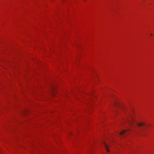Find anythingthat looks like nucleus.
<instances>
[{
  "mask_svg": "<svg viewBox=\"0 0 154 154\" xmlns=\"http://www.w3.org/2000/svg\"><path fill=\"white\" fill-rule=\"evenodd\" d=\"M133 127L135 128L136 126H134Z\"/></svg>",
  "mask_w": 154,
  "mask_h": 154,
  "instance_id": "7",
  "label": "nucleus"
},
{
  "mask_svg": "<svg viewBox=\"0 0 154 154\" xmlns=\"http://www.w3.org/2000/svg\"><path fill=\"white\" fill-rule=\"evenodd\" d=\"M131 129H132V130H133V131L134 130V129H133L132 128H131Z\"/></svg>",
  "mask_w": 154,
  "mask_h": 154,
  "instance_id": "8",
  "label": "nucleus"
},
{
  "mask_svg": "<svg viewBox=\"0 0 154 154\" xmlns=\"http://www.w3.org/2000/svg\"><path fill=\"white\" fill-rule=\"evenodd\" d=\"M135 122V120L132 117H131L130 119H128L127 120V122L130 125H132Z\"/></svg>",
  "mask_w": 154,
  "mask_h": 154,
  "instance_id": "2",
  "label": "nucleus"
},
{
  "mask_svg": "<svg viewBox=\"0 0 154 154\" xmlns=\"http://www.w3.org/2000/svg\"><path fill=\"white\" fill-rule=\"evenodd\" d=\"M150 35L151 36H152V34H150Z\"/></svg>",
  "mask_w": 154,
  "mask_h": 154,
  "instance_id": "6",
  "label": "nucleus"
},
{
  "mask_svg": "<svg viewBox=\"0 0 154 154\" xmlns=\"http://www.w3.org/2000/svg\"><path fill=\"white\" fill-rule=\"evenodd\" d=\"M126 130H124L122 131L120 133L119 135H120L123 134H124L126 132Z\"/></svg>",
  "mask_w": 154,
  "mask_h": 154,
  "instance_id": "3",
  "label": "nucleus"
},
{
  "mask_svg": "<svg viewBox=\"0 0 154 154\" xmlns=\"http://www.w3.org/2000/svg\"><path fill=\"white\" fill-rule=\"evenodd\" d=\"M137 125L139 127L138 129L139 131L143 132H144L145 128H146V124L144 122H140L137 123Z\"/></svg>",
  "mask_w": 154,
  "mask_h": 154,
  "instance_id": "1",
  "label": "nucleus"
},
{
  "mask_svg": "<svg viewBox=\"0 0 154 154\" xmlns=\"http://www.w3.org/2000/svg\"><path fill=\"white\" fill-rule=\"evenodd\" d=\"M103 144L104 145V146H105L106 149V150H107V151L108 152H109V150L108 149V148H107V146L106 145V143L104 142L103 143Z\"/></svg>",
  "mask_w": 154,
  "mask_h": 154,
  "instance_id": "4",
  "label": "nucleus"
},
{
  "mask_svg": "<svg viewBox=\"0 0 154 154\" xmlns=\"http://www.w3.org/2000/svg\"><path fill=\"white\" fill-rule=\"evenodd\" d=\"M115 105L116 106H118V105H119V104H117V103H115Z\"/></svg>",
  "mask_w": 154,
  "mask_h": 154,
  "instance_id": "5",
  "label": "nucleus"
},
{
  "mask_svg": "<svg viewBox=\"0 0 154 154\" xmlns=\"http://www.w3.org/2000/svg\"><path fill=\"white\" fill-rule=\"evenodd\" d=\"M127 131H129V129H127Z\"/></svg>",
  "mask_w": 154,
  "mask_h": 154,
  "instance_id": "9",
  "label": "nucleus"
}]
</instances>
